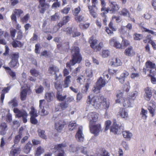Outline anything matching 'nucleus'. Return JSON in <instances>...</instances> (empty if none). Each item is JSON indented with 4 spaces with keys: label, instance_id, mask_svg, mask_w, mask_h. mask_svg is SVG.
I'll list each match as a JSON object with an SVG mask.
<instances>
[{
    "label": "nucleus",
    "instance_id": "0eeeda50",
    "mask_svg": "<svg viewBox=\"0 0 156 156\" xmlns=\"http://www.w3.org/2000/svg\"><path fill=\"white\" fill-rule=\"evenodd\" d=\"M67 147V144L66 143L59 144L55 145L54 149L55 150L58 151V153L57 156H64V148Z\"/></svg>",
    "mask_w": 156,
    "mask_h": 156
},
{
    "label": "nucleus",
    "instance_id": "72a5a7b5",
    "mask_svg": "<svg viewBox=\"0 0 156 156\" xmlns=\"http://www.w3.org/2000/svg\"><path fill=\"white\" fill-rule=\"evenodd\" d=\"M56 97L58 100L60 101H62L66 98V95L62 96L61 93L58 91L57 93Z\"/></svg>",
    "mask_w": 156,
    "mask_h": 156
},
{
    "label": "nucleus",
    "instance_id": "393cba45",
    "mask_svg": "<svg viewBox=\"0 0 156 156\" xmlns=\"http://www.w3.org/2000/svg\"><path fill=\"white\" fill-rule=\"evenodd\" d=\"M119 115L121 118L126 119L128 117V112L126 111L125 109H121L119 112Z\"/></svg>",
    "mask_w": 156,
    "mask_h": 156
},
{
    "label": "nucleus",
    "instance_id": "39448f33",
    "mask_svg": "<svg viewBox=\"0 0 156 156\" xmlns=\"http://www.w3.org/2000/svg\"><path fill=\"white\" fill-rule=\"evenodd\" d=\"M155 64L150 61H147L145 63V67H144L143 69V72L145 74H146L147 72H148L150 74L152 73V71L153 69L155 68Z\"/></svg>",
    "mask_w": 156,
    "mask_h": 156
},
{
    "label": "nucleus",
    "instance_id": "680f3d73",
    "mask_svg": "<svg viewBox=\"0 0 156 156\" xmlns=\"http://www.w3.org/2000/svg\"><path fill=\"white\" fill-rule=\"evenodd\" d=\"M121 37L122 39V44L123 45L126 47L129 45V41L126 39H125L124 38H123L122 37V36Z\"/></svg>",
    "mask_w": 156,
    "mask_h": 156
},
{
    "label": "nucleus",
    "instance_id": "a878e982",
    "mask_svg": "<svg viewBox=\"0 0 156 156\" xmlns=\"http://www.w3.org/2000/svg\"><path fill=\"white\" fill-rule=\"evenodd\" d=\"M32 146V144L30 142H28L25 146L24 148V152L27 154H28L30 152Z\"/></svg>",
    "mask_w": 156,
    "mask_h": 156
},
{
    "label": "nucleus",
    "instance_id": "c756f323",
    "mask_svg": "<svg viewBox=\"0 0 156 156\" xmlns=\"http://www.w3.org/2000/svg\"><path fill=\"white\" fill-rule=\"evenodd\" d=\"M77 126V125L75 121L70 122L68 125L69 129L71 131L73 130Z\"/></svg>",
    "mask_w": 156,
    "mask_h": 156
},
{
    "label": "nucleus",
    "instance_id": "e433bc0d",
    "mask_svg": "<svg viewBox=\"0 0 156 156\" xmlns=\"http://www.w3.org/2000/svg\"><path fill=\"white\" fill-rule=\"evenodd\" d=\"M81 11V9L80 6H78L76 8H75L72 10L73 15L75 16H77L80 13Z\"/></svg>",
    "mask_w": 156,
    "mask_h": 156
},
{
    "label": "nucleus",
    "instance_id": "dca6fc26",
    "mask_svg": "<svg viewBox=\"0 0 156 156\" xmlns=\"http://www.w3.org/2000/svg\"><path fill=\"white\" fill-rule=\"evenodd\" d=\"M90 15L94 18H95L97 16V10L98 8H94V7L91 6V5H88Z\"/></svg>",
    "mask_w": 156,
    "mask_h": 156
},
{
    "label": "nucleus",
    "instance_id": "09e8293b",
    "mask_svg": "<svg viewBox=\"0 0 156 156\" xmlns=\"http://www.w3.org/2000/svg\"><path fill=\"white\" fill-rule=\"evenodd\" d=\"M80 66H78L71 73L72 75L74 76H76L77 75V73L80 71Z\"/></svg>",
    "mask_w": 156,
    "mask_h": 156
},
{
    "label": "nucleus",
    "instance_id": "79ce46f5",
    "mask_svg": "<svg viewBox=\"0 0 156 156\" xmlns=\"http://www.w3.org/2000/svg\"><path fill=\"white\" fill-rule=\"evenodd\" d=\"M44 152V149L41 147L37 148L35 154L36 156H39L42 154Z\"/></svg>",
    "mask_w": 156,
    "mask_h": 156
},
{
    "label": "nucleus",
    "instance_id": "4c0bfd02",
    "mask_svg": "<svg viewBox=\"0 0 156 156\" xmlns=\"http://www.w3.org/2000/svg\"><path fill=\"white\" fill-rule=\"evenodd\" d=\"M31 117H37L38 116L37 113V111L33 107H32L31 108V110L30 112Z\"/></svg>",
    "mask_w": 156,
    "mask_h": 156
},
{
    "label": "nucleus",
    "instance_id": "13d9d810",
    "mask_svg": "<svg viewBox=\"0 0 156 156\" xmlns=\"http://www.w3.org/2000/svg\"><path fill=\"white\" fill-rule=\"evenodd\" d=\"M101 88H100L99 86L96 84L93 88L92 90L94 93L97 94L100 92Z\"/></svg>",
    "mask_w": 156,
    "mask_h": 156
},
{
    "label": "nucleus",
    "instance_id": "20e7f679",
    "mask_svg": "<svg viewBox=\"0 0 156 156\" xmlns=\"http://www.w3.org/2000/svg\"><path fill=\"white\" fill-rule=\"evenodd\" d=\"M109 5L110 8L107 9L105 10L106 13L109 12L111 14H114L120 9L119 6L116 2L109 1Z\"/></svg>",
    "mask_w": 156,
    "mask_h": 156
},
{
    "label": "nucleus",
    "instance_id": "37998d69",
    "mask_svg": "<svg viewBox=\"0 0 156 156\" xmlns=\"http://www.w3.org/2000/svg\"><path fill=\"white\" fill-rule=\"evenodd\" d=\"M119 126H112L110 128V132L113 133L114 134H116L118 131Z\"/></svg>",
    "mask_w": 156,
    "mask_h": 156
},
{
    "label": "nucleus",
    "instance_id": "49530a36",
    "mask_svg": "<svg viewBox=\"0 0 156 156\" xmlns=\"http://www.w3.org/2000/svg\"><path fill=\"white\" fill-rule=\"evenodd\" d=\"M9 104L14 107H17L18 106L17 101L16 98H14L11 101L9 102Z\"/></svg>",
    "mask_w": 156,
    "mask_h": 156
},
{
    "label": "nucleus",
    "instance_id": "052dcab7",
    "mask_svg": "<svg viewBox=\"0 0 156 156\" xmlns=\"http://www.w3.org/2000/svg\"><path fill=\"white\" fill-rule=\"evenodd\" d=\"M12 121V115L10 113H8L6 115V121L8 122H11Z\"/></svg>",
    "mask_w": 156,
    "mask_h": 156
},
{
    "label": "nucleus",
    "instance_id": "8fccbe9b",
    "mask_svg": "<svg viewBox=\"0 0 156 156\" xmlns=\"http://www.w3.org/2000/svg\"><path fill=\"white\" fill-rule=\"evenodd\" d=\"M65 101L69 105V103L74 102L75 101L73 96H69L65 99Z\"/></svg>",
    "mask_w": 156,
    "mask_h": 156
},
{
    "label": "nucleus",
    "instance_id": "7ed1b4c3",
    "mask_svg": "<svg viewBox=\"0 0 156 156\" xmlns=\"http://www.w3.org/2000/svg\"><path fill=\"white\" fill-rule=\"evenodd\" d=\"M14 112L16 114V117L18 118L22 117L24 123L27 122V117L28 115L26 112L24 110H20L17 108H14L13 110Z\"/></svg>",
    "mask_w": 156,
    "mask_h": 156
},
{
    "label": "nucleus",
    "instance_id": "f8f14e48",
    "mask_svg": "<svg viewBox=\"0 0 156 156\" xmlns=\"http://www.w3.org/2000/svg\"><path fill=\"white\" fill-rule=\"evenodd\" d=\"M132 28V25L131 23H128L126 26H123L121 27V33L124 35L125 36L127 37L129 35V30H130Z\"/></svg>",
    "mask_w": 156,
    "mask_h": 156
},
{
    "label": "nucleus",
    "instance_id": "6e6d98bb",
    "mask_svg": "<svg viewBox=\"0 0 156 156\" xmlns=\"http://www.w3.org/2000/svg\"><path fill=\"white\" fill-rule=\"evenodd\" d=\"M138 94V92L136 91H135L132 92L131 95L129 97V98L132 100V101H133L137 96Z\"/></svg>",
    "mask_w": 156,
    "mask_h": 156
},
{
    "label": "nucleus",
    "instance_id": "423d86ee",
    "mask_svg": "<svg viewBox=\"0 0 156 156\" xmlns=\"http://www.w3.org/2000/svg\"><path fill=\"white\" fill-rule=\"evenodd\" d=\"M53 119L54 120L56 119V121L55 122V129L58 131L61 130L66 124V122L63 120H59L58 117H54Z\"/></svg>",
    "mask_w": 156,
    "mask_h": 156
},
{
    "label": "nucleus",
    "instance_id": "9d476101",
    "mask_svg": "<svg viewBox=\"0 0 156 156\" xmlns=\"http://www.w3.org/2000/svg\"><path fill=\"white\" fill-rule=\"evenodd\" d=\"M45 0H40V5L38 6L39 9V12L41 13H44L45 11L49 7V5L45 3Z\"/></svg>",
    "mask_w": 156,
    "mask_h": 156
},
{
    "label": "nucleus",
    "instance_id": "1a4fd4ad",
    "mask_svg": "<svg viewBox=\"0 0 156 156\" xmlns=\"http://www.w3.org/2000/svg\"><path fill=\"white\" fill-rule=\"evenodd\" d=\"M59 69L54 65H51L48 69L49 73L51 75H55V80H57L59 76H57V73L59 72Z\"/></svg>",
    "mask_w": 156,
    "mask_h": 156
},
{
    "label": "nucleus",
    "instance_id": "bf43d9fd",
    "mask_svg": "<svg viewBox=\"0 0 156 156\" xmlns=\"http://www.w3.org/2000/svg\"><path fill=\"white\" fill-rule=\"evenodd\" d=\"M14 13L17 16H20L21 14L23 13V11L20 9H15L14 10Z\"/></svg>",
    "mask_w": 156,
    "mask_h": 156
},
{
    "label": "nucleus",
    "instance_id": "ea45409f",
    "mask_svg": "<svg viewBox=\"0 0 156 156\" xmlns=\"http://www.w3.org/2000/svg\"><path fill=\"white\" fill-rule=\"evenodd\" d=\"M147 111L144 109L143 108H142L140 114L141 115L142 118L146 119L147 117Z\"/></svg>",
    "mask_w": 156,
    "mask_h": 156
},
{
    "label": "nucleus",
    "instance_id": "f704fd0d",
    "mask_svg": "<svg viewBox=\"0 0 156 156\" xmlns=\"http://www.w3.org/2000/svg\"><path fill=\"white\" fill-rule=\"evenodd\" d=\"M30 72L33 76L35 77H37L40 74L39 72L34 68L31 69Z\"/></svg>",
    "mask_w": 156,
    "mask_h": 156
},
{
    "label": "nucleus",
    "instance_id": "9b49d317",
    "mask_svg": "<svg viewBox=\"0 0 156 156\" xmlns=\"http://www.w3.org/2000/svg\"><path fill=\"white\" fill-rule=\"evenodd\" d=\"M98 117V114L96 112H90L87 115L88 120L90 121V123L92 124L93 122H96Z\"/></svg>",
    "mask_w": 156,
    "mask_h": 156
},
{
    "label": "nucleus",
    "instance_id": "3c124183",
    "mask_svg": "<svg viewBox=\"0 0 156 156\" xmlns=\"http://www.w3.org/2000/svg\"><path fill=\"white\" fill-rule=\"evenodd\" d=\"M70 10V8L69 6H67L62 10L61 12L63 14H67L69 13Z\"/></svg>",
    "mask_w": 156,
    "mask_h": 156
},
{
    "label": "nucleus",
    "instance_id": "de8ad7c7",
    "mask_svg": "<svg viewBox=\"0 0 156 156\" xmlns=\"http://www.w3.org/2000/svg\"><path fill=\"white\" fill-rule=\"evenodd\" d=\"M75 20L77 22H81L83 21L84 20V17L82 15H78L76 16L75 17Z\"/></svg>",
    "mask_w": 156,
    "mask_h": 156
},
{
    "label": "nucleus",
    "instance_id": "b1692460",
    "mask_svg": "<svg viewBox=\"0 0 156 156\" xmlns=\"http://www.w3.org/2000/svg\"><path fill=\"white\" fill-rule=\"evenodd\" d=\"M96 84L99 86L100 88H102L105 85L106 81L104 79H103L101 77H100L98 80Z\"/></svg>",
    "mask_w": 156,
    "mask_h": 156
},
{
    "label": "nucleus",
    "instance_id": "603ef678",
    "mask_svg": "<svg viewBox=\"0 0 156 156\" xmlns=\"http://www.w3.org/2000/svg\"><path fill=\"white\" fill-rule=\"evenodd\" d=\"M110 54L109 51L108 50H103L102 52L101 55L103 58H105L108 57Z\"/></svg>",
    "mask_w": 156,
    "mask_h": 156
},
{
    "label": "nucleus",
    "instance_id": "c03bdc74",
    "mask_svg": "<svg viewBox=\"0 0 156 156\" xmlns=\"http://www.w3.org/2000/svg\"><path fill=\"white\" fill-rule=\"evenodd\" d=\"M19 57V53L18 52L13 53L11 55V58L12 60H18Z\"/></svg>",
    "mask_w": 156,
    "mask_h": 156
},
{
    "label": "nucleus",
    "instance_id": "5701e85b",
    "mask_svg": "<svg viewBox=\"0 0 156 156\" xmlns=\"http://www.w3.org/2000/svg\"><path fill=\"white\" fill-rule=\"evenodd\" d=\"M11 87L9 86L7 87H4L2 90L1 92V101L2 103L3 102V101L5 97V94L8 92L10 90Z\"/></svg>",
    "mask_w": 156,
    "mask_h": 156
},
{
    "label": "nucleus",
    "instance_id": "e2e57ef3",
    "mask_svg": "<svg viewBox=\"0 0 156 156\" xmlns=\"http://www.w3.org/2000/svg\"><path fill=\"white\" fill-rule=\"evenodd\" d=\"M23 37V33L21 30H19L18 32L17 39L21 40Z\"/></svg>",
    "mask_w": 156,
    "mask_h": 156
},
{
    "label": "nucleus",
    "instance_id": "58836bf2",
    "mask_svg": "<svg viewBox=\"0 0 156 156\" xmlns=\"http://www.w3.org/2000/svg\"><path fill=\"white\" fill-rule=\"evenodd\" d=\"M121 15L125 16L130 17L129 12L127 9L125 8L123 9L121 11Z\"/></svg>",
    "mask_w": 156,
    "mask_h": 156
},
{
    "label": "nucleus",
    "instance_id": "f3484780",
    "mask_svg": "<svg viewBox=\"0 0 156 156\" xmlns=\"http://www.w3.org/2000/svg\"><path fill=\"white\" fill-rule=\"evenodd\" d=\"M8 129L7 126L5 122H2L0 125V134L1 135H5Z\"/></svg>",
    "mask_w": 156,
    "mask_h": 156
},
{
    "label": "nucleus",
    "instance_id": "4468645a",
    "mask_svg": "<svg viewBox=\"0 0 156 156\" xmlns=\"http://www.w3.org/2000/svg\"><path fill=\"white\" fill-rule=\"evenodd\" d=\"M144 98L147 101H149L152 96L151 89L149 87L146 88L144 90Z\"/></svg>",
    "mask_w": 156,
    "mask_h": 156
},
{
    "label": "nucleus",
    "instance_id": "a211bd4d",
    "mask_svg": "<svg viewBox=\"0 0 156 156\" xmlns=\"http://www.w3.org/2000/svg\"><path fill=\"white\" fill-rule=\"evenodd\" d=\"M21 150L20 148L17 147L16 148L13 147L11 148L9 153V156H16L19 154Z\"/></svg>",
    "mask_w": 156,
    "mask_h": 156
},
{
    "label": "nucleus",
    "instance_id": "cd10ccee",
    "mask_svg": "<svg viewBox=\"0 0 156 156\" xmlns=\"http://www.w3.org/2000/svg\"><path fill=\"white\" fill-rule=\"evenodd\" d=\"M9 65L11 68H17L19 66L18 60H11L9 63Z\"/></svg>",
    "mask_w": 156,
    "mask_h": 156
},
{
    "label": "nucleus",
    "instance_id": "c85d7f7f",
    "mask_svg": "<svg viewBox=\"0 0 156 156\" xmlns=\"http://www.w3.org/2000/svg\"><path fill=\"white\" fill-rule=\"evenodd\" d=\"M13 40L12 45L13 47H21L23 46V44L21 42L15 39Z\"/></svg>",
    "mask_w": 156,
    "mask_h": 156
},
{
    "label": "nucleus",
    "instance_id": "473e14b6",
    "mask_svg": "<svg viewBox=\"0 0 156 156\" xmlns=\"http://www.w3.org/2000/svg\"><path fill=\"white\" fill-rule=\"evenodd\" d=\"M62 30L63 31L66 32L67 34H69L70 35L72 34L73 33V30H72V27H70L63 28Z\"/></svg>",
    "mask_w": 156,
    "mask_h": 156
},
{
    "label": "nucleus",
    "instance_id": "aec40b11",
    "mask_svg": "<svg viewBox=\"0 0 156 156\" xmlns=\"http://www.w3.org/2000/svg\"><path fill=\"white\" fill-rule=\"evenodd\" d=\"M111 64L113 67H117L121 65L122 62L119 58H115L112 59L111 62Z\"/></svg>",
    "mask_w": 156,
    "mask_h": 156
},
{
    "label": "nucleus",
    "instance_id": "338daca9",
    "mask_svg": "<svg viewBox=\"0 0 156 156\" xmlns=\"http://www.w3.org/2000/svg\"><path fill=\"white\" fill-rule=\"evenodd\" d=\"M29 18V14H27L23 18L21 19L22 21L23 22H26L28 20Z\"/></svg>",
    "mask_w": 156,
    "mask_h": 156
},
{
    "label": "nucleus",
    "instance_id": "2f4dec72",
    "mask_svg": "<svg viewBox=\"0 0 156 156\" xmlns=\"http://www.w3.org/2000/svg\"><path fill=\"white\" fill-rule=\"evenodd\" d=\"M103 46V43L102 42H100L98 44H97L93 48L95 51H100Z\"/></svg>",
    "mask_w": 156,
    "mask_h": 156
},
{
    "label": "nucleus",
    "instance_id": "bb28decb",
    "mask_svg": "<svg viewBox=\"0 0 156 156\" xmlns=\"http://www.w3.org/2000/svg\"><path fill=\"white\" fill-rule=\"evenodd\" d=\"M122 135L123 137L130 140L133 136L132 133L129 131H124L122 132Z\"/></svg>",
    "mask_w": 156,
    "mask_h": 156
},
{
    "label": "nucleus",
    "instance_id": "0e129e2a",
    "mask_svg": "<svg viewBox=\"0 0 156 156\" xmlns=\"http://www.w3.org/2000/svg\"><path fill=\"white\" fill-rule=\"evenodd\" d=\"M36 117H31L30 118V121L31 123L35 125L37 123V120L35 118Z\"/></svg>",
    "mask_w": 156,
    "mask_h": 156
},
{
    "label": "nucleus",
    "instance_id": "6e6552de",
    "mask_svg": "<svg viewBox=\"0 0 156 156\" xmlns=\"http://www.w3.org/2000/svg\"><path fill=\"white\" fill-rule=\"evenodd\" d=\"M90 128L91 132L95 136L98 135L101 130V126L100 124L93 126L92 124L90 123Z\"/></svg>",
    "mask_w": 156,
    "mask_h": 156
},
{
    "label": "nucleus",
    "instance_id": "a19ab883",
    "mask_svg": "<svg viewBox=\"0 0 156 156\" xmlns=\"http://www.w3.org/2000/svg\"><path fill=\"white\" fill-rule=\"evenodd\" d=\"M97 41H98L96 39H94L92 37H90L89 42L90 44V46L92 48L97 44Z\"/></svg>",
    "mask_w": 156,
    "mask_h": 156
},
{
    "label": "nucleus",
    "instance_id": "69168bd1",
    "mask_svg": "<svg viewBox=\"0 0 156 156\" xmlns=\"http://www.w3.org/2000/svg\"><path fill=\"white\" fill-rule=\"evenodd\" d=\"M16 32V30L15 29H14L10 30V35L12 40L14 39V38L15 36Z\"/></svg>",
    "mask_w": 156,
    "mask_h": 156
},
{
    "label": "nucleus",
    "instance_id": "4be33fe9",
    "mask_svg": "<svg viewBox=\"0 0 156 156\" xmlns=\"http://www.w3.org/2000/svg\"><path fill=\"white\" fill-rule=\"evenodd\" d=\"M133 101L131 99L126 98L124 100L123 103V106L125 108H128L132 107Z\"/></svg>",
    "mask_w": 156,
    "mask_h": 156
},
{
    "label": "nucleus",
    "instance_id": "7c9ffc66",
    "mask_svg": "<svg viewBox=\"0 0 156 156\" xmlns=\"http://www.w3.org/2000/svg\"><path fill=\"white\" fill-rule=\"evenodd\" d=\"M125 54L126 55L129 56L134 55L132 47H131L127 48L125 51Z\"/></svg>",
    "mask_w": 156,
    "mask_h": 156
},
{
    "label": "nucleus",
    "instance_id": "774afa93",
    "mask_svg": "<svg viewBox=\"0 0 156 156\" xmlns=\"http://www.w3.org/2000/svg\"><path fill=\"white\" fill-rule=\"evenodd\" d=\"M80 32L77 31L76 30H73V33L72 34V36L73 37H75L80 36Z\"/></svg>",
    "mask_w": 156,
    "mask_h": 156
},
{
    "label": "nucleus",
    "instance_id": "ddd939ff",
    "mask_svg": "<svg viewBox=\"0 0 156 156\" xmlns=\"http://www.w3.org/2000/svg\"><path fill=\"white\" fill-rule=\"evenodd\" d=\"M83 127L80 126L79 127L78 130L76 135V137L79 141L82 142L84 140L83 135Z\"/></svg>",
    "mask_w": 156,
    "mask_h": 156
},
{
    "label": "nucleus",
    "instance_id": "f03ea898",
    "mask_svg": "<svg viewBox=\"0 0 156 156\" xmlns=\"http://www.w3.org/2000/svg\"><path fill=\"white\" fill-rule=\"evenodd\" d=\"M80 51V49L77 46L72 47L71 52L72 55L71 60L73 65L80 63L82 60V58Z\"/></svg>",
    "mask_w": 156,
    "mask_h": 156
},
{
    "label": "nucleus",
    "instance_id": "f257e3e1",
    "mask_svg": "<svg viewBox=\"0 0 156 156\" xmlns=\"http://www.w3.org/2000/svg\"><path fill=\"white\" fill-rule=\"evenodd\" d=\"M103 103V108L106 110L109 107L110 103L109 101H106L104 97L101 95L94 96L92 98L90 96H88L87 101L86 109L88 111L93 106L96 109L99 108L101 105V103Z\"/></svg>",
    "mask_w": 156,
    "mask_h": 156
},
{
    "label": "nucleus",
    "instance_id": "5fc2aeb1",
    "mask_svg": "<svg viewBox=\"0 0 156 156\" xmlns=\"http://www.w3.org/2000/svg\"><path fill=\"white\" fill-rule=\"evenodd\" d=\"M62 85H61L60 82L57 81L55 83V88L58 90H60L62 88Z\"/></svg>",
    "mask_w": 156,
    "mask_h": 156
},
{
    "label": "nucleus",
    "instance_id": "c9c22d12",
    "mask_svg": "<svg viewBox=\"0 0 156 156\" xmlns=\"http://www.w3.org/2000/svg\"><path fill=\"white\" fill-rule=\"evenodd\" d=\"M48 21L46 20H43V23L42 26V31L45 33L48 32L46 25L48 24Z\"/></svg>",
    "mask_w": 156,
    "mask_h": 156
},
{
    "label": "nucleus",
    "instance_id": "4d7b16f0",
    "mask_svg": "<svg viewBox=\"0 0 156 156\" xmlns=\"http://www.w3.org/2000/svg\"><path fill=\"white\" fill-rule=\"evenodd\" d=\"M60 106L62 110H65L69 106V105L65 101L60 103Z\"/></svg>",
    "mask_w": 156,
    "mask_h": 156
},
{
    "label": "nucleus",
    "instance_id": "a18cd8bd",
    "mask_svg": "<svg viewBox=\"0 0 156 156\" xmlns=\"http://www.w3.org/2000/svg\"><path fill=\"white\" fill-rule=\"evenodd\" d=\"M27 94V93L26 90L23 89L22 90L20 93L21 99L22 100L24 101L25 100Z\"/></svg>",
    "mask_w": 156,
    "mask_h": 156
},
{
    "label": "nucleus",
    "instance_id": "6ab92c4d",
    "mask_svg": "<svg viewBox=\"0 0 156 156\" xmlns=\"http://www.w3.org/2000/svg\"><path fill=\"white\" fill-rule=\"evenodd\" d=\"M71 76L70 75H68L66 77L63 81L62 86L64 88H67L69 87V84L70 83L71 81L70 79Z\"/></svg>",
    "mask_w": 156,
    "mask_h": 156
},
{
    "label": "nucleus",
    "instance_id": "2eb2a0df",
    "mask_svg": "<svg viewBox=\"0 0 156 156\" xmlns=\"http://www.w3.org/2000/svg\"><path fill=\"white\" fill-rule=\"evenodd\" d=\"M129 73L126 71H124L122 73L119 77H116L119 82L122 84L124 83L125 78L129 75Z\"/></svg>",
    "mask_w": 156,
    "mask_h": 156
},
{
    "label": "nucleus",
    "instance_id": "864d4df0",
    "mask_svg": "<svg viewBox=\"0 0 156 156\" xmlns=\"http://www.w3.org/2000/svg\"><path fill=\"white\" fill-rule=\"evenodd\" d=\"M122 93L119 91V93H117L116 94V97L118 99L115 101L116 103H119L121 101V100H120L122 98Z\"/></svg>",
    "mask_w": 156,
    "mask_h": 156
},
{
    "label": "nucleus",
    "instance_id": "412c9836",
    "mask_svg": "<svg viewBox=\"0 0 156 156\" xmlns=\"http://www.w3.org/2000/svg\"><path fill=\"white\" fill-rule=\"evenodd\" d=\"M54 96L53 92H47L45 94V98L47 101L50 102L53 100Z\"/></svg>",
    "mask_w": 156,
    "mask_h": 156
}]
</instances>
